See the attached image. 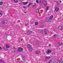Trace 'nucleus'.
Instances as JSON below:
<instances>
[{"mask_svg":"<svg viewBox=\"0 0 63 63\" xmlns=\"http://www.w3.org/2000/svg\"><path fill=\"white\" fill-rule=\"evenodd\" d=\"M41 1H42V3L43 4H44L45 5H47V2L44 0H40L39 1L40 3H41Z\"/></svg>","mask_w":63,"mask_h":63,"instance_id":"f257e3e1","label":"nucleus"},{"mask_svg":"<svg viewBox=\"0 0 63 63\" xmlns=\"http://www.w3.org/2000/svg\"><path fill=\"white\" fill-rule=\"evenodd\" d=\"M28 48L30 49V50L31 51H32V46H31L30 45H29L28 46Z\"/></svg>","mask_w":63,"mask_h":63,"instance_id":"f03ea898","label":"nucleus"},{"mask_svg":"<svg viewBox=\"0 0 63 63\" xmlns=\"http://www.w3.org/2000/svg\"><path fill=\"white\" fill-rule=\"evenodd\" d=\"M51 52V50L49 49H47L46 51V53L47 54H49Z\"/></svg>","mask_w":63,"mask_h":63,"instance_id":"7ed1b4c3","label":"nucleus"},{"mask_svg":"<svg viewBox=\"0 0 63 63\" xmlns=\"http://www.w3.org/2000/svg\"><path fill=\"white\" fill-rule=\"evenodd\" d=\"M7 21L6 20H4L2 22V24H6L7 23Z\"/></svg>","mask_w":63,"mask_h":63,"instance_id":"20e7f679","label":"nucleus"},{"mask_svg":"<svg viewBox=\"0 0 63 63\" xmlns=\"http://www.w3.org/2000/svg\"><path fill=\"white\" fill-rule=\"evenodd\" d=\"M56 8L55 9V10L57 12V11H58L59 9V8H58V7H59V6L56 5Z\"/></svg>","mask_w":63,"mask_h":63,"instance_id":"39448f33","label":"nucleus"},{"mask_svg":"<svg viewBox=\"0 0 63 63\" xmlns=\"http://www.w3.org/2000/svg\"><path fill=\"white\" fill-rule=\"evenodd\" d=\"M23 49L22 48H19L18 50V51L19 52H21L22 51Z\"/></svg>","mask_w":63,"mask_h":63,"instance_id":"423d86ee","label":"nucleus"},{"mask_svg":"<svg viewBox=\"0 0 63 63\" xmlns=\"http://www.w3.org/2000/svg\"><path fill=\"white\" fill-rule=\"evenodd\" d=\"M6 48H5V49L6 50H8V48L9 47V45L7 44L6 45Z\"/></svg>","mask_w":63,"mask_h":63,"instance_id":"0eeeda50","label":"nucleus"},{"mask_svg":"<svg viewBox=\"0 0 63 63\" xmlns=\"http://www.w3.org/2000/svg\"><path fill=\"white\" fill-rule=\"evenodd\" d=\"M46 22H49L50 21V20L49 19H47L46 20Z\"/></svg>","mask_w":63,"mask_h":63,"instance_id":"6e6552de","label":"nucleus"},{"mask_svg":"<svg viewBox=\"0 0 63 63\" xmlns=\"http://www.w3.org/2000/svg\"><path fill=\"white\" fill-rule=\"evenodd\" d=\"M28 33L29 34H31L32 33V31L30 30H28Z\"/></svg>","mask_w":63,"mask_h":63,"instance_id":"1a4fd4ad","label":"nucleus"},{"mask_svg":"<svg viewBox=\"0 0 63 63\" xmlns=\"http://www.w3.org/2000/svg\"><path fill=\"white\" fill-rule=\"evenodd\" d=\"M2 11H0V17L2 16Z\"/></svg>","mask_w":63,"mask_h":63,"instance_id":"9d476101","label":"nucleus"},{"mask_svg":"<svg viewBox=\"0 0 63 63\" xmlns=\"http://www.w3.org/2000/svg\"><path fill=\"white\" fill-rule=\"evenodd\" d=\"M40 53V51H36L35 52V53L36 54H38Z\"/></svg>","mask_w":63,"mask_h":63,"instance_id":"9b49d317","label":"nucleus"},{"mask_svg":"<svg viewBox=\"0 0 63 63\" xmlns=\"http://www.w3.org/2000/svg\"><path fill=\"white\" fill-rule=\"evenodd\" d=\"M58 44L59 45V46H62V43L61 42H59L58 43Z\"/></svg>","mask_w":63,"mask_h":63,"instance_id":"f8f14e48","label":"nucleus"},{"mask_svg":"<svg viewBox=\"0 0 63 63\" xmlns=\"http://www.w3.org/2000/svg\"><path fill=\"white\" fill-rule=\"evenodd\" d=\"M22 59L23 60H25L26 59V58L25 56H24L23 57L22 56Z\"/></svg>","mask_w":63,"mask_h":63,"instance_id":"ddd939ff","label":"nucleus"},{"mask_svg":"<svg viewBox=\"0 0 63 63\" xmlns=\"http://www.w3.org/2000/svg\"><path fill=\"white\" fill-rule=\"evenodd\" d=\"M23 3L24 5H26V4H27V3H28V2L27 1L26 2H23Z\"/></svg>","mask_w":63,"mask_h":63,"instance_id":"4468645a","label":"nucleus"},{"mask_svg":"<svg viewBox=\"0 0 63 63\" xmlns=\"http://www.w3.org/2000/svg\"><path fill=\"white\" fill-rule=\"evenodd\" d=\"M58 29L59 30H61V29H62V27L61 26H60L59 27Z\"/></svg>","mask_w":63,"mask_h":63,"instance_id":"2eb2a0df","label":"nucleus"},{"mask_svg":"<svg viewBox=\"0 0 63 63\" xmlns=\"http://www.w3.org/2000/svg\"><path fill=\"white\" fill-rule=\"evenodd\" d=\"M47 30H45L44 32L45 34H47Z\"/></svg>","mask_w":63,"mask_h":63,"instance_id":"dca6fc26","label":"nucleus"},{"mask_svg":"<svg viewBox=\"0 0 63 63\" xmlns=\"http://www.w3.org/2000/svg\"><path fill=\"white\" fill-rule=\"evenodd\" d=\"M39 32H43V30H38Z\"/></svg>","mask_w":63,"mask_h":63,"instance_id":"f3484780","label":"nucleus"},{"mask_svg":"<svg viewBox=\"0 0 63 63\" xmlns=\"http://www.w3.org/2000/svg\"><path fill=\"white\" fill-rule=\"evenodd\" d=\"M13 1L15 2V3H17L18 2L17 0H13Z\"/></svg>","mask_w":63,"mask_h":63,"instance_id":"a211bd4d","label":"nucleus"},{"mask_svg":"<svg viewBox=\"0 0 63 63\" xmlns=\"http://www.w3.org/2000/svg\"><path fill=\"white\" fill-rule=\"evenodd\" d=\"M52 62V60H50L49 61L48 63H51Z\"/></svg>","mask_w":63,"mask_h":63,"instance_id":"6ab92c4d","label":"nucleus"},{"mask_svg":"<svg viewBox=\"0 0 63 63\" xmlns=\"http://www.w3.org/2000/svg\"><path fill=\"white\" fill-rule=\"evenodd\" d=\"M3 62V63L4 62V61L3 60H1L0 61V62Z\"/></svg>","mask_w":63,"mask_h":63,"instance_id":"aec40b11","label":"nucleus"},{"mask_svg":"<svg viewBox=\"0 0 63 63\" xmlns=\"http://www.w3.org/2000/svg\"><path fill=\"white\" fill-rule=\"evenodd\" d=\"M32 4V3H29V5H28V7H29L30 6H31Z\"/></svg>","mask_w":63,"mask_h":63,"instance_id":"412c9836","label":"nucleus"},{"mask_svg":"<svg viewBox=\"0 0 63 63\" xmlns=\"http://www.w3.org/2000/svg\"><path fill=\"white\" fill-rule=\"evenodd\" d=\"M49 58H50V57L46 56V59H48Z\"/></svg>","mask_w":63,"mask_h":63,"instance_id":"4be33fe9","label":"nucleus"},{"mask_svg":"<svg viewBox=\"0 0 63 63\" xmlns=\"http://www.w3.org/2000/svg\"><path fill=\"white\" fill-rule=\"evenodd\" d=\"M48 9H49V7H47L46 8V12H47V10H48Z\"/></svg>","mask_w":63,"mask_h":63,"instance_id":"5701e85b","label":"nucleus"},{"mask_svg":"<svg viewBox=\"0 0 63 63\" xmlns=\"http://www.w3.org/2000/svg\"><path fill=\"white\" fill-rule=\"evenodd\" d=\"M35 24L36 25H38V22H35Z\"/></svg>","mask_w":63,"mask_h":63,"instance_id":"b1692460","label":"nucleus"},{"mask_svg":"<svg viewBox=\"0 0 63 63\" xmlns=\"http://www.w3.org/2000/svg\"><path fill=\"white\" fill-rule=\"evenodd\" d=\"M3 2H2V1H1L0 2V5H2L3 4Z\"/></svg>","mask_w":63,"mask_h":63,"instance_id":"393cba45","label":"nucleus"},{"mask_svg":"<svg viewBox=\"0 0 63 63\" xmlns=\"http://www.w3.org/2000/svg\"><path fill=\"white\" fill-rule=\"evenodd\" d=\"M36 12L37 13H38V12H39V9H37L36 11Z\"/></svg>","mask_w":63,"mask_h":63,"instance_id":"a878e982","label":"nucleus"},{"mask_svg":"<svg viewBox=\"0 0 63 63\" xmlns=\"http://www.w3.org/2000/svg\"><path fill=\"white\" fill-rule=\"evenodd\" d=\"M36 2L37 3H39V0H36Z\"/></svg>","mask_w":63,"mask_h":63,"instance_id":"bb28decb","label":"nucleus"},{"mask_svg":"<svg viewBox=\"0 0 63 63\" xmlns=\"http://www.w3.org/2000/svg\"><path fill=\"white\" fill-rule=\"evenodd\" d=\"M53 16H51L50 17V18H53Z\"/></svg>","mask_w":63,"mask_h":63,"instance_id":"cd10ccee","label":"nucleus"},{"mask_svg":"<svg viewBox=\"0 0 63 63\" xmlns=\"http://www.w3.org/2000/svg\"><path fill=\"white\" fill-rule=\"evenodd\" d=\"M54 37H56L57 36V35L56 34H54Z\"/></svg>","mask_w":63,"mask_h":63,"instance_id":"c85d7f7f","label":"nucleus"},{"mask_svg":"<svg viewBox=\"0 0 63 63\" xmlns=\"http://www.w3.org/2000/svg\"><path fill=\"white\" fill-rule=\"evenodd\" d=\"M59 63H63V61H59Z\"/></svg>","mask_w":63,"mask_h":63,"instance_id":"c756f323","label":"nucleus"},{"mask_svg":"<svg viewBox=\"0 0 63 63\" xmlns=\"http://www.w3.org/2000/svg\"><path fill=\"white\" fill-rule=\"evenodd\" d=\"M62 61V59H61L60 61Z\"/></svg>","mask_w":63,"mask_h":63,"instance_id":"7c9ffc66","label":"nucleus"},{"mask_svg":"<svg viewBox=\"0 0 63 63\" xmlns=\"http://www.w3.org/2000/svg\"><path fill=\"white\" fill-rule=\"evenodd\" d=\"M29 24V23H27V24H25V25H26V26H27L28 25V24Z\"/></svg>","mask_w":63,"mask_h":63,"instance_id":"2f4dec72","label":"nucleus"},{"mask_svg":"<svg viewBox=\"0 0 63 63\" xmlns=\"http://www.w3.org/2000/svg\"><path fill=\"white\" fill-rule=\"evenodd\" d=\"M37 45H39V43L37 42L36 43Z\"/></svg>","mask_w":63,"mask_h":63,"instance_id":"473e14b6","label":"nucleus"},{"mask_svg":"<svg viewBox=\"0 0 63 63\" xmlns=\"http://www.w3.org/2000/svg\"><path fill=\"white\" fill-rule=\"evenodd\" d=\"M33 7H35L36 6V4H34L32 5Z\"/></svg>","mask_w":63,"mask_h":63,"instance_id":"72a5a7b5","label":"nucleus"},{"mask_svg":"<svg viewBox=\"0 0 63 63\" xmlns=\"http://www.w3.org/2000/svg\"><path fill=\"white\" fill-rule=\"evenodd\" d=\"M57 5H58V4H59V2H57Z\"/></svg>","mask_w":63,"mask_h":63,"instance_id":"f704fd0d","label":"nucleus"},{"mask_svg":"<svg viewBox=\"0 0 63 63\" xmlns=\"http://www.w3.org/2000/svg\"><path fill=\"white\" fill-rule=\"evenodd\" d=\"M2 48H1V47H0V50H1Z\"/></svg>","mask_w":63,"mask_h":63,"instance_id":"c9c22d12","label":"nucleus"},{"mask_svg":"<svg viewBox=\"0 0 63 63\" xmlns=\"http://www.w3.org/2000/svg\"><path fill=\"white\" fill-rule=\"evenodd\" d=\"M23 8H24V9H25V6H23Z\"/></svg>","mask_w":63,"mask_h":63,"instance_id":"e433bc0d","label":"nucleus"},{"mask_svg":"<svg viewBox=\"0 0 63 63\" xmlns=\"http://www.w3.org/2000/svg\"><path fill=\"white\" fill-rule=\"evenodd\" d=\"M20 1H23L24 0H20Z\"/></svg>","mask_w":63,"mask_h":63,"instance_id":"4c0bfd02","label":"nucleus"},{"mask_svg":"<svg viewBox=\"0 0 63 63\" xmlns=\"http://www.w3.org/2000/svg\"><path fill=\"white\" fill-rule=\"evenodd\" d=\"M21 41H23V40H22V39L21 40Z\"/></svg>","mask_w":63,"mask_h":63,"instance_id":"58836bf2","label":"nucleus"},{"mask_svg":"<svg viewBox=\"0 0 63 63\" xmlns=\"http://www.w3.org/2000/svg\"><path fill=\"white\" fill-rule=\"evenodd\" d=\"M49 46H51V44H49Z\"/></svg>","mask_w":63,"mask_h":63,"instance_id":"ea45409f","label":"nucleus"},{"mask_svg":"<svg viewBox=\"0 0 63 63\" xmlns=\"http://www.w3.org/2000/svg\"><path fill=\"white\" fill-rule=\"evenodd\" d=\"M60 3H61V1H60Z\"/></svg>","mask_w":63,"mask_h":63,"instance_id":"a19ab883","label":"nucleus"},{"mask_svg":"<svg viewBox=\"0 0 63 63\" xmlns=\"http://www.w3.org/2000/svg\"><path fill=\"white\" fill-rule=\"evenodd\" d=\"M24 13L25 14L26 13V12H24Z\"/></svg>","mask_w":63,"mask_h":63,"instance_id":"79ce46f5","label":"nucleus"},{"mask_svg":"<svg viewBox=\"0 0 63 63\" xmlns=\"http://www.w3.org/2000/svg\"><path fill=\"white\" fill-rule=\"evenodd\" d=\"M7 34V33H6V34Z\"/></svg>","mask_w":63,"mask_h":63,"instance_id":"37998d69","label":"nucleus"}]
</instances>
